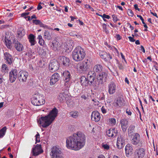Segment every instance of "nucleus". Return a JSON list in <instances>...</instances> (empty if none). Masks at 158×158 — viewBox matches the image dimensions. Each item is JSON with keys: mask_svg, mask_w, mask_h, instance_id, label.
<instances>
[{"mask_svg": "<svg viewBox=\"0 0 158 158\" xmlns=\"http://www.w3.org/2000/svg\"><path fill=\"white\" fill-rule=\"evenodd\" d=\"M85 142L84 134L81 131H77L67 139L66 146L69 149L77 151L84 146Z\"/></svg>", "mask_w": 158, "mask_h": 158, "instance_id": "f257e3e1", "label": "nucleus"}, {"mask_svg": "<svg viewBox=\"0 0 158 158\" xmlns=\"http://www.w3.org/2000/svg\"><path fill=\"white\" fill-rule=\"evenodd\" d=\"M58 111L56 108H53L47 115L41 116L37 120L38 123L40 126L46 128L50 125L56 117Z\"/></svg>", "mask_w": 158, "mask_h": 158, "instance_id": "f03ea898", "label": "nucleus"}, {"mask_svg": "<svg viewBox=\"0 0 158 158\" xmlns=\"http://www.w3.org/2000/svg\"><path fill=\"white\" fill-rule=\"evenodd\" d=\"M85 56V53L84 49L80 46L77 47L72 52V57L76 61L82 60Z\"/></svg>", "mask_w": 158, "mask_h": 158, "instance_id": "7ed1b4c3", "label": "nucleus"}, {"mask_svg": "<svg viewBox=\"0 0 158 158\" xmlns=\"http://www.w3.org/2000/svg\"><path fill=\"white\" fill-rule=\"evenodd\" d=\"M91 64L90 60L88 59H85L81 62L77 64L76 68L78 72L84 73L89 69Z\"/></svg>", "mask_w": 158, "mask_h": 158, "instance_id": "20e7f679", "label": "nucleus"}, {"mask_svg": "<svg viewBox=\"0 0 158 158\" xmlns=\"http://www.w3.org/2000/svg\"><path fill=\"white\" fill-rule=\"evenodd\" d=\"M45 100L44 95L40 94H36L33 95L31 100L32 103L35 106H41L44 104Z\"/></svg>", "mask_w": 158, "mask_h": 158, "instance_id": "39448f33", "label": "nucleus"}, {"mask_svg": "<svg viewBox=\"0 0 158 158\" xmlns=\"http://www.w3.org/2000/svg\"><path fill=\"white\" fill-rule=\"evenodd\" d=\"M131 140V143L134 145H138L139 147H142L144 141L140 138L139 135L137 133H135L132 136Z\"/></svg>", "mask_w": 158, "mask_h": 158, "instance_id": "423d86ee", "label": "nucleus"}, {"mask_svg": "<svg viewBox=\"0 0 158 158\" xmlns=\"http://www.w3.org/2000/svg\"><path fill=\"white\" fill-rule=\"evenodd\" d=\"M50 155L52 158H64L60 149L56 146L52 148Z\"/></svg>", "mask_w": 158, "mask_h": 158, "instance_id": "0eeeda50", "label": "nucleus"}, {"mask_svg": "<svg viewBox=\"0 0 158 158\" xmlns=\"http://www.w3.org/2000/svg\"><path fill=\"white\" fill-rule=\"evenodd\" d=\"M28 76V72L25 71L21 70L18 74V79L20 81L26 82Z\"/></svg>", "mask_w": 158, "mask_h": 158, "instance_id": "6e6552de", "label": "nucleus"}, {"mask_svg": "<svg viewBox=\"0 0 158 158\" xmlns=\"http://www.w3.org/2000/svg\"><path fill=\"white\" fill-rule=\"evenodd\" d=\"M107 73L106 72H102L100 73L97 76V79L100 84H102L106 81L107 78Z\"/></svg>", "mask_w": 158, "mask_h": 158, "instance_id": "1a4fd4ad", "label": "nucleus"}, {"mask_svg": "<svg viewBox=\"0 0 158 158\" xmlns=\"http://www.w3.org/2000/svg\"><path fill=\"white\" fill-rule=\"evenodd\" d=\"M59 67V63L56 60L51 62L49 66V69L52 72L57 71Z\"/></svg>", "mask_w": 158, "mask_h": 158, "instance_id": "9d476101", "label": "nucleus"}, {"mask_svg": "<svg viewBox=\"0 0 158 158\" xmlns=\"http://www.w3.org/2000/svg\"><path fill=\"white\" fill-rule=\"evenodd\" d=\"M14 47L18 52H21L23 50L24 47L23 44L17 39H14L13 41Z\"/></svg>", "mask_w": 158, "mask_h": 158, "instance_id": "9b49d317", "label": "nucleus"}, {"mask_svg": "<svg viewBox=\"0 0 158 158\" xmlns=\"http://www.w3.org/2000/svg\"><path fill=\"white\" fill-rule=\"evenodd\" d=\"M43 152V150L42 149L41 145L37 144L32 149V155L35 156H37L42 153Z\"/></svg>", "mask_w": 158, "mask_h": 158, "instance_id": "f8f14e48", "label": "nucleus"}, {"mask_svg": "<svg viewBox=\"0 0 158 158\" xmlns=\"http://www.w3.org/2000/svg\"><path fill=\"white\" fill-rule=\"evenodd\" d=\"M58 61L60 63L62 64L66 67L69 66L71 64L69 59L64 56H60L58 58Z\"/></svg>", "mask_w": 158, "mask_h": 158, "instance_id": "ddd939ff", "label": "nucleus"}, {"mask_svg": "<svg viewBox=\"0 0 158 158\" xmlns=\"http://www.w3.org/2000/svg\"><path fill=\"white\" fill-rule=\"evenodd\" d=\"M17 70L15 69L11 70L9 73V79L11 83L14 82L17 77Z\"/></svg>", "mask_w": 158, "mask_h": 158, "instance_id": "4468645a", "label": "nucleus"}, {"mask_svg": "<svg viewBox=\"0 0 158 158\" xmlns=\"http://www.w3.org/2000/svg\"><path fill=\"white\" fill-rule=\"evenodd\" d=\"M108 93L111 95L114 94L116 91L117 86L116 84L113 81L111 82L108 85Z\"/></svg>", "mask_w": 158, "mask_h": 158, "instance_id": "2eb2a0df", "label": "nucleus"}, {"mask_svg": "<svg viewBox=\"0 0 158 158\" xmlns=\"http://www.w3.org/2000/svg\"><path fill=\"white\" fill-rule=\"evenodd\" d=\"M63 75L64 77V80L65 82L64 85L67 87H68L69 86V81L71 79L70 73L68 71H65L63 73Z\"/></svg>", "mask_w": 158, "mask_h": 158, "instance_id": "dca6fc26", "label": "nucleus"}, {"mask_svg": "<svg viewBox=\"0 0 158 158\" xmlns=\"http://www.w3.org/2000/svg\"><path fill=\"white\" fill-rule=\"evenodd\" d=\"M145 153V150L143 148H139L136 150L135 156L137 158H143Z\"/></svg>", "mask_w": 158, "mask_h": 158, "instance_id": "f3484780", "label": "nucleus"}, {"mask_svg": "<svg viewBox=\"0 0 158 158\" xmlns=\"http://www.w3.org/2000/svg\"><path fill=\"white\" fill-rule=\"evenodd\" d=\"M100 114L98 111H94L92 112L91 115V119L92 120L98 122L100 120Z\"/></svg>", "mask_w": 158, "mask_h": 158, "instance_id": "a211bd4d", "label": "nucleus"}, {"mask_svg": "<svg viewBox=\"0 0 158 158\" xmlns=\"http://www.w3.org/2000/svg\"><path fill=\"white\" fill-rule=\"evenodd\" d=\"M60 79V76L57 73H54L51 77L50 79V84L51 85L55 84Z\"/></svg>", "mask_w": 158, "mask_h": 158, "instance_id": "6ab92c4d", "label": "nucleus"}, {"mask_svg": "<svg viewBox=\"0 0 158 158\" xmlns=\"http://www.w3.org/2000/svg\"><path fill=\"white\" fill-rule=\"evenodd\" d=\"M124 145V140L121 136H119L117 139V146L119 149H121Z\"/></svg>", "mask_w": 158, "mask_h": 158, "instance_id": "aec40b11", "label": "nucleus"}, {"mask_svg": "<svg viewBox=\"0 0 158 158\" xmlns=\"http://www.w3.org/2000/svg\"><path fill=\"white\" fill-rule=\"evenodd\" d=\"M120 124L123 131H126L128 124V120L125 118L121 120Z\"/></svg>", "mask_w": 158, "mask_h": 158, "instance_id": "412c9836", "label": "nucleus"}, {"mask_svg": "<svg viewBox=\"0 0 158 158\" xmlns=\"http://www.w3.org/2000/svg\"><path fill=\"white\" fill-rule=\"evenodd\" d=\"M117 133V131L115 128L110 129L106 131L107 135L109 137H114L115 136Z\"/></svg>", "mask_w": 158, "mask_h": 158, "instance_id": "4be33fe9", "label": "nucleus"}, {"mask_svg": "<svg viewBox=\"0 0 158 158\" xmlns=\"http://www.w3.org/2000/svg\"><path fill=\"white\" fill-rule=\"evenodd\" d=\"M4 59L7 64H11L13 62V58L11 55L9 53L6 52L4 53Z\"/></svg>", "mask_w": 158, "mask_h": 158, "instance_id": "5701e85b", "label": "nucleus"}, {"mask_svg": "<svg viewBox=\"0 0 158 158\" xmlns=\"http://www.w3.org/2000/svg\"><path fill=\"white\" fill-rule=\"evenodd\" d=\"M64 46L66 50H71L74 46L73 41L72 40H69L67 43L64 44Z\"/></svg>", "mask_w": 158, "mask_h": 158, "instance_id": "b1692460", "label": "nucleus"}, {"mask_svg": "<svg viewBox=\"0 0 158 158\" xmlns=\"http://www.w3.org/2000/svg\"><path fill=\"white\" fill-rule=\"evenodd\" d=\"M126 153L127 155H131L132 154L133 149L132 146L130 144H128L125 148Z\"/></svg>", "mask_w": 158, "mask_h": 158, "instance_id": "393cba45", "label": "nucleus"}, {"mask_svg": "<svg viewBox=\"0 0 158 158\" xmlns=\"http://www.w3.org/2000/svg\"><path fill=\"white\" fill-rule=\"evenodd\" d=\"M102 66L100 64H97L95 65L93 68V70L94 72L99 73L101 72L102 70Z\"/></svg>", "mask_w": 158, "mask_h": 158, "instance_id": "a878e982", "label": "nucleus"}, {"mask_svg": "<svg viewBox=\"0 0 158 158\" xmlns=\"http://www.w3.org/2000/svg\"><path fill=\"white\" fill-rule=\"evenodd\" d=\"M68 94H65L64 93H60L59 95L58 99L61 102H64L66 100V98H67Z\"/></svg>", "mask_w": 158, "mask_h": 158, "instance_id": "bb28decb", "label": "nucleus"}, {"mask_svg": "<svg viewBox=\"0 0 158 158\" xmlns=\"http://www.w3.org/2000/svg\"><path fill=\"white\" fill-rule=\"evenodd\" d=\"M80 82L81 85L87 86L88 85V80L84 76H82L81 77Z\"/></svg>", "mask_w": 158, "mask_h": 158, "instance_id": "cd10ccee", "label": "nucleus"}, {"mask_svg": "<svg viewBox=\"0 0 158 158\" xmlns=\"http://www.w3.org/2000/svg\"><path fill=\"white\" fill-rule=\"evenodd\" d=\"M44 38L48 40H51L52 38V35L48 31H46L44 34Z\"/></svg>", "mask_w": 158, "mask_h": 158, "instance_id": "c85d7f7f", "label": "nucleus"}, {"mask_svg": "<svg viewBox=\"0 0 158 158\" xmlns=\"http://www.w3.org/2000/svg\"><path fill=\"white\" fill-rule=\"evenodd\" d=\"M110 106V104H106L103 106L101 108L102 112L103 114H105L107 112V111L109 110V107Z\"/></svg>", "mask_w": 158, "mask_h": 158, "instance_id": "c756f323", "label": "nucleus"}, {"mask_svg": "<svg viewBox=\"0 0 158 158\" xmlns=\"http://www.w3.org/2000/svg\"><path fill=\"white\" fill-rule=\"evenodd\" d=\"M18 35L19 37H22L25 34L24 30L23 27L19 28L17 31Z\"/></svg>", "mask_w": 158, "mask_h": 158, "instance_id": "7c9ffc66", "label": "nucleus"}, {"mask_svg": "<svg viewBox=\"0 0 158 158\" xmlns=\"http://www.w3.org/2000/svg\"><path fill=\"white\" fill-rule=\"evenodd\" d=\"M52 45L53 46L52 48L54 50H56L60 47L59 43L56 40H54L52 43Z\"/></svg>", "mask_w": 158, "mask_h": 158, "instance_id": "2f4dec72", "label": "nucleus"}, {"mask_svg": "<svg viewBox=\"0 0 158 158\" xmlns=\"http://www.w3.org/2000/svg\"><path fill=\"white\" fill-rule=\"evenodd\" d=\"M29 41L31 46L34 45L35 44V36L32 34H31L29 36Z\"/></svg>", "mask_w": 158, "mask_h": 158, "instance_id": "473e14b6", "label": "nucleus"}, {"mask_svg": "<svg viewBox=\"0 0 158 158\" xmlns=\"http://www.w3.org/2000/svg\"><path fill=\"white\" fill-rule=\"evenodd\" d=\"M9 69L7 66L5 64H2V72L4 74L7 73L8 72Z\"/></svg>", "mask_w": 158, "mask_h": 158, "instance_id": "72a5a7b5", "label": "nucleus"}, {"mask_svg": "<svg viewBox=\"0 0 158 158\" xmlns=\"http://www.w3.org/2000/svg\"><path fill=\"white\" fill-rule=\"evenodd\" d=\"M5 43L6 45L7 48L9 49H12V46L11 41L10 40L8 39H5Z\"/></svg>", "mask_w": 158, "mask_h": 158, "instance_id": "f704fd0d", "label": "nucleus"}, {"mask_svg": "<svg viewBox=\"0 0 158 158\" xmlns=\"http://www.w3.org/2000/svg\"><path fill=\"white\" fill-rule=\"evenodd\" d=\"M71 116L74 118H76L79 116V113L77 111H72L69 113Z\"/></svg>", "mask_w": 158, "mask_h": 158, "instance_id": "c9c22d12", "label": "nucleus"}, {"mask_svg": "<svg viewBox=\"0 0 158 158\" xmlns=\"http://www.w3.org/2000/svg\"><path fill=\"white\" fill-rule=\"evenodd\" d=\"M100 56L105 61H108V58H106V56H107V54L106 52H101L100 53Z\"/></svg>", "mask_w": 158, "mask_h": 158, "instance_id": "e433bc0d", "label": "nucleus"}, {"mask_svg": "<svg viewBox=\"0 0 158 158\" xmlns=\"http://www.w3.org/2000/svg\"><path fill=\"white\" fill-rule=\"evenodd\" d=\"M6 130V127H4L0 130V138L2 137L5 135Z\"/></svg>", "mask_w": 158, "mask_h": 158, "instance_id": "4c0bfd02", "label": "nucleus"}, {"mask_svg": "<svg viewBox=\"0 0 158 158\" xmlns=\"http://www.w3.org/2000/svg\"><path fill=\"white\" fill-rule=\"evenodd\" d=\"M94 79V76L91 75L90 76L89 78L87 79L88 85H92Z\"/></svg>", "mask_w": 158, "mask_h": 158, "instance_id": "58836bf2", "label": "nucleus"}, {"mask_svg": "<svg viewBox=\"0 0 158 158\" xmlns=\"http://www.w3.org/2000/svg\"><path fill=\"white\" fill-rule=\"evenodd\" d=\"M116 103L117 105L119 107L121 106L123 104V102L120 98L117 99Z\"/></svg>", "mask_w": 158, "mask_h": 158, "instance_id": "ea45409f", "label": "nucleus"}, {"mask_svg": "<svg viewBox=\"0 0 158 158\" xmlns=\"http://www.w3.org/2000/svg\"><path fill=\"white\" fill-rule=\"evenodd\" d=\"M102 27L103 31H105L106 34L109 33V31L106 28V24L104 23L102 24Z\"/></svg>", "mask_w": 158, "mask_h": 158, "instance_id": "a19ab883", "label": "nucleus"}, {"mask_svg": "<svg viewBox=\"0 0 158 158\" xmlns=\"http://www.w3.org/2000/svg\"><path fill=\"white\" fill-rule=\"evenodd\" d=\"M127 12L128 15L132 17L134 15V13L133 11L130 9H128L127 10Z\"/></svg>", "mask_w": 158, "mask_h": 158, "instance_id": "79ce46f5", "label": "nucleus"}, {"mask_svg": "<svg viewBox=\"0 0 158 158\" xmlns=\"http://www.w3.org/2000/svg\"><path fill=\"white\" fill-rule=\"evenodd\" d=\"M133 131L132 130H130V129L128 128V135L129 136H133V135H134Z\"/></svg>", "mask_w": 158, "mask_h": 158, "instance_id": "37998d69", "label": "nucleus"}, {"mask_svg": "<svg viewBox=\"0 0 158 158\" xmlns=\"http://www.w3.org/2000/svg\"><path fill=\"white\" fill-rule=\"evenodd\" d=\"M40 136L38 132H37V134L35 136V141L36 142H40Z\"/></svg>", "mask_w": 158, "mask_h": 158, "instance_id": "c03bdc74", "label": "nucleus"}, {"mask_svg": "<svg viewBox=\"0 0 158 158\" xmlns=\"http://www.w3.org/2000/svg\"><path fill=\"white\" fill-rule=\"evenodd\" d=\"M99 15L101 16L103 19H109L110 18V16L109 15L105 14H103V15Z\"/></svg>", "mask_w": 158, "mask_h": 158, "instance_id": "a18cd8bd", "label": "nucleus"}, {"mask_svg": "<svg viewBox=\"0 0 158 158\" xmlns=\"http://www.w3.org/2000/svg\"><path fill=\"white\" fill-rule=\"evenodd\" d=\"M102 147L105 149H106V150H108L109 149V148H110V147H109V146L107 144H103L102 145Z\"/></svg>", "mask_w": 158, "mask_h": 158, "instance_id": "49530a36", "label": "nucleus"}, {"mask_svg": "<svg viewBox=\"0 0 158 158\" xmlns=\"http://www.w3.org/2000/svg\"><path fill=\"white\" fill-rule=\"evenodd\" d=\"M40 22L41 21L39 20L35 19L33 20V23L36 25H39Z\"/></svg>", "mask_w": 158, "mask_h": 158, "instance_id": "de8ad7c7", "label": "nucleus"}, {"mask_svg": "<svg viewBox=\"0 0 158 158\" xmlns=\"http://www.w3.org/2000/svg\"><path fill=\"white\" fill-rule=\"evenodd\" d=\"M39 40V43L40 45H43L44 44V41L43 39Z\"/></svg>", "mask_w": 158, "mask_h": 158, "instance_id": "09e8293b", "label": "nucleus"}, {"mask_svg": "<svg viewBox=\"0 0 158 158\" xmlns=\"http://www.w3.org/2000/svg\"><path fill=\"white\" fill-rule=\"evenodd\" d=\"M137 16L138 17H139L140 19L142 21V23L143 24H145V23L144 21V19H143V17L141 15H137Z\"/></svg>", "mask_w": 158, "mask_h": 158, "instance_id": "8fccbe9b", "label": "nucleus"}, {"mask_svg": "<svg viewBox=\"0 0 158 158\" xmlns=\"http://www.w3.org/2000/svg\"><path fill=\"white\" fill-rule=\"evenodd\" d=\"M126 113L128 115H131V112L129 110L127 109L126 110Z\"/></svg>", "mask_w": 158, "mask_h": 158, "instance_id": "3c124183", "label": "nucleus"}, {"mask_svg": "<svg viewBox=\"0 0 158 158\" xmlns=\"http://www.w3.org/2000/svg\"><path fill=\"white\" fill-rule=\"evenodd\" d=\"M92 101L94 102V103H93L94 105H98L99 102L96 99H92Z\"/></svg>", "mask_w": 158, "mask_h": 158, "instance_id": "603ef678", "label": "nucleus"}, {"mask_svg": "<svg viewBox=\"0 0 158 158\" xmlns=\"http://www.w3.org/2000/svg\"><path fill=\"white\" fill-rule=\"evenodd\" d=\"M129 40L130 41L132 42H134L135 41V40H134L133 38L131 36H129L128 37Z\"/></svg>", "mask_w": 158, "mask_h": 158, "instance_id": "864d4df0", "label": "nucleus"}, {"mask_svg": "<svg viewBox=\"0 0 158 158\" xmlns=\"http://www.w3.org/2000/svg\"><path fill=\"white\" fill-rule=\"evenodd\" d=\"M76 34V32L74 31L71 32L69 33V34L71 36H73L74 37H75Z\"/></svg>", "mask_w": 158, "mask_h": 158, "instance_id": "5fc2aeb1", "label": "nucleus"}, {"mask_svg": "<svg viewBox=\"0 0 158 158\" xmlns=\"http://www.w3.org/2000/svg\"><path fill=\"white\" fill-rule=\"evenodd\" d=\"M75 37H76L77 38L80 39H81V37H82V35H80V34H76V35H75Z\"/></svg>", "mask_w": 158, "mask_h": 158, "instance_id": "6e6d98bb", "label": "nucleus"}, {"mask_svg": "<svg viewBox=\"0 0 158 158\" xmlns=\"http://www.w3.org/2000/svg\"><path fill=\"white\" fill-rule=\"evenodd\" d=\"M29 14V12H25L22 13L21 14V16L22 17H24L28 15Z\"/></svg>", "mask_w": 158, "mask_h": 158, "instance_id": "4d7b16f0", "label": "nucleus"}, {"mask_svg": "<svg viewBox=\"0 0 158 158\" xmlns=\"http://www.w3.org/2000/svg\"><path fill=\"white\" fill-rule=\"evenodd\" d=\"M116 38L118 40H120L121 39V37L119 34H117L116 35Z\"/></svg>", "mask_w": 158, "mask_h": 158, "instance_id": "13d9d810", "label": "nucleus"}, {"mask_svg": "<svg viewBox=\"0 0 158 158\" xmlns=\"http://www.w3.org/2000/svg\"><path fill=\"white\" fill-rule=\"evenodd\" d=\"M101 2L105 5H106L107 4V2L106 0H102L101 1Z\"/></svg>", "mask_w": 158, "mask_h": 158, "instance_id": "bf43d9fd", "label": "nucleus"}, {"mask_svg": "<svg viewBox=\"0 0 158 158\" xmlns=\"http://www.w3.org/2000/svg\"><path fill=\"white\" fill-rule=\"evenodd\" d=\"M134 8L136 10H137L138 11H139L140 10L138 8V5L137 4H135L134 5Z\"/></svg>", "mask_w": 158, "mask_h": 158, "instance_id": "052dcab7", "label": "nucleus"}, {"mask_svg": "<svg viewBox=\"0 0 158 158\" xmlns=\"http://www.w3.org/2000/svg\"><path fill=\"white\" fill-rule=\"evenodd\" d=\"M110 121L111 122L114 124L116 123V120L115 118H112L111 119Z\"/></svg>", "mask_w": 158, "mask_h": 158, "instance_id": "680f3d73", "label": "nucleus"}, {"mask_svg": "<svg viewBox=\"0 0 158 158\" xmlns=\"http://www.w3.org/2000/svg\"><path fill=\"white\" fill-rule=\"evenodd\" d=\"M40 27H45L46 26H45L43 23L41 22H40V24H39Z\"/></svg>", "mask_w": 158, "mask_h": 158, "instance_id": "e2e57ef3", "label": "nucleus"}, {"mask_svg": "<svg viewBox=\"0 0 158 158\" xmlns=\"http://www.w3.org/2000/svg\"><path fill=\"white\" fill-rule=\"evenodd\" d=\"M106 58H108V61H109L110 59H112V56L110 54H107V56H106Z\"/></svg>", "mask_w": 158, "mask_h": 158, "instance_id": "0e129e2a", "label": "nucleus"}, {"mask_svg": "<svg viewBox=\"0 0 158 158\" xmlns=\"http://www.w3.org/2000/svg\"><path fill=\"white\" fill-rule=\"evenodd\" d=\"M98 158H106L105 156L103 155H99L98 157Z\"/></svg>", "mask_w": 158, "mask_h": 158, "instance_id": "69168bd1", "label": "nucleus"}, {"mask_svg": "<svg viewBox=\"0 0 158 158\" xmlns=\"http://www.w3.org/2000/svg\"><path fill=\"white\" fill-rule=\"evenodd\" d=\"M42 8V7L41 6V5L39 4L38 6V7L37 8L38 10H40Z\"/></svg>", "mask_w": 158, "mask_h": 158, "instance_id": "338daca9", "label": "nucleus"}, {"mask_svg": "<svg viewBox=\"0 0 158 158\" xmlns=\"http://www.w3.org/2000/svg\"><path fill=\"white\" fill-rule=\"evenodd\" d=\"M81 98H82L84 99L85 100H86L87 98V97L85 96V95H83L81 96Z\"/></svg>", "mask_w": 158, "mask_h": 158, "instance_id": "774afa93", "label": "nucleus"}]
</instances>
